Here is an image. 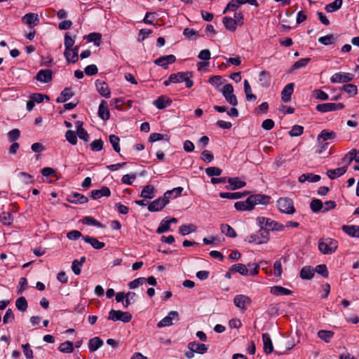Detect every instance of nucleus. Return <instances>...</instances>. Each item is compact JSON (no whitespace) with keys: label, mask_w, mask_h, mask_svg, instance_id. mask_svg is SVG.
I'll use <instances>...</instances> for the list:
<instances>
[{"label":"nucleus","mask_w":359,"mask_h":359,"mask_svg":"<svg viewBox=\"0 0 359 359\" xmlns=\"http://www.w3.org/2000/svg\"><path fill=\"white\" fill-rule=\"evenodd\" d=\"M13 218L9 212H3L0 215V222L4 225H10L12 224Z\"/></svg>","instance_id":"obj_52"},{"label":"nucleus","mask_w":359,"mask_h":359,"mask_svg":"<svg viewBox=\"0 0 359 359\" xmlns=\"http://www.w3.org/2000/svg\"><path fill=\"white\" fill-rule=\"evenodd\" d=\"M22 348L23 349V353L27 359H33V351L30 348V345L29 344H25L22 345Z\"/></svg>","instance_id":"obj_61"},{"label":"nucleus","mask_w":359,"mask_h":359,"mask_svg":"<svg viewBox=\"0 0 359 359\" xmlns=\"http://www.w3.org/2000/svg\"><path fill=\"white\" fill-rule=\"evenodd\" d=\"M317 111L321 113L334 111V103H323L316 106Z\"/></svg>","instance_id":"obj_40"},{"label":"nucleus","mask_w":359,"mask_h":359,"mask_svg":"<svg viewBox=\"0 0 359 359\" xmlns=\"http://www.w3.org/2000/svg\"><path fill=\"white\" fill-rule=\"evenodd\" d=\"M234 207L239 211L251 210L253 209L249 197L245 201H238L235 203Z\"/></svg>","instance_id":"obj_25"},{"label":"nucleus","mask_w":359,"mask_h":359,"mask_svg":"<svg viewBox=\"0 0 359 359\" xmlns=\"http://www.w3.org/2000/svg\"><path fill=\"white\" fill-rule=\"evenodd\" d=\"M166 205V201L160 197L149 204L148 210L149 212H158L161 210Z\"/></svg>","instance_id":"obj_15"},{"label":"nucleus","mask_w":359,"mask_h":359,"mask_svg":"<svg viewBox=\"0 0 359 359\" xmlns=\"http://www.w3.org/2000/svg\"><path fill=\"white\" fill-rule=\"evenodd\" d=\"M220 229L223 233L230 238H236L237 236L235 230L227 224H222Z\"/></svg>","instance_id":"obj_39"},{"label":"nucleus","mask_w":359,"mask_h":359,"mask_svg":"<svg viewBox=\"0 0 359 359\" xmlns=\"http://www.w3.org/2000/svg\"><path fill=\"white\" fill-rule=\"evenodd\" d=\"M64 56L68 62L75 63L79 60V55L73 50L65 51Z\"/></svg>","instance_id":"obj_44"},{"label":"nucleus","mask_w":359,"mask_h":359,"mask_svg":"<svg viewBox=\"0 0 359 359\" xmlns=\"http://www.w3.org/2000/svg\"><path fill=\"white\" fill-rule=\"evenodd\" d=\"M249 198L254 208L255 205L258 204L265 205L269 204L271 198L269 196L258 194L250 196Z\"/></svg>","instance_id":"obj_11"},{"label":"nucleus","mask_w":359,"mask_h":359,"mask_svg":"<svg viewBox=\"0 0 359 359\" xmlns=\"http://www.w3.org/2000/svg\"><path fill=\"white\" fill-rule=\"evenodd\" d=\"M335 41L336 38L332 34H328L318 39V41L325 46L331 45L334 43Z\"/></svg>","instance_id":"obj_46"},{"label":"nucleus","mask_w":359,"mask_h":359,"mask_svg":"<svg viewBox=\"0 0 359 359\" xmlns=\"http://www.w3.org/2000/svg\"><path fill=\"white\" fill-rule=\"evenodd\" d=\"M269 238V233L264 229H259L255 233L251 234L247 239L250 243L262 244L266 243Z\"/></svg>","instance_id":"obj_3"},{"label":"nucleus","mask_w":359,"mask_h":359,"mask_svg":"<svg viewBox=\"0 0 359 359\" xmlns=\"http://www.w3.org/2000/svg\"><path fill=\"white\" fill-rule=\"evenodd\" d=\"M334 336V332L330 330H321L318 332V337L328 343Z\"/></svg>","instance_id":"obj_38"},{"label":"nucleus","mask_w":359,"mask_h":359,"mask_svg":"<svg viewBox=\"0 0 359 359\" xmlns=\"http://www.w3.org/2000/svg\"><path fill=\"white\" fill-rule=\"evenodd\" d=\"M248 193L245 192H235V193H231V192H221L219 194V196L222 198H228V199H238L241 198L243 196H245Z\"/></svg>","instance_id":"obj_29"},{"label":"nucleus","mask_w":359,"mask_h":359,"mask_svg":"<svg viewBox=\"0 0 359 359\" xmlns=\"http://www.w3.org/2000/svg\"><path fill=\"white\" fill-rule=\"evenodd\" d=\"M336 133L333 131H329L327 130H323L320 132V133L318 136V141L320 142L322 140L323 141H326L328 140H332L335 138Z\"/></svg>","instance_id":"obj_37"},{"label":"nucleus","mask_w":359,"mask_h":359,"mask_svg":"<svg viewBox=\"0 0 359 359\" xmlns=\"http://www.w3.org/2000/svg\"><path fill=\"white\" fill-rule=\"evenodd\" d=\"M176 60V57L174 55H168L158 57L154 60V63L156 65L161 66L164 69L168 68L169 64L174 63Z\"/></svg>","instance_id":"obj_12"},{"label":"nucleus","mask_w":359,"mask_h":359,"mask_svg":"<svg viewBox=\"0 0 359 359\" xmlns=\"http://www.w3.org/2000/svg\"><path fill=\"white\" fill-rule=\"evenodd\" d=\"M53 79V71L50 69H41L36 76V79L41 83H49Z\"/></svg>","instance_id":"obj_10"},{"label":"nucleus","mask_w":359,"mask_h":359,"mask_svg":"<svg viewBox=\"0 0 359 359\" xmlns=\"http://www.w3.org/2000/svg\"><path fill=\"white\" fill-rule=\"evenodd\" d=\"M22 21L29 25H36L39 22V18L36 13H27L22 18Z\"/></svg>","instance_id":"obj_27"},{"label":"nucleus","mask_w":359,"mask_h":359,"mask_svg":"<svg viewBox=\"0 0 359 359\" xmlns=\"http://www.w3.org/2000/svg\"><path fill=\"white\" fill-rule=\"evenodd\" d=\"M74 96V93L71 92L70 88H65L60 93V96L57 98V103H62L69 100Z\"/></svg>","instance_id":"obj_32"},{"label":"nucleus","mask_w":359,"mask_h":359,"mask_svg":"<svg viewBox=\"0 0 359 359\" xmlns=\"http://www.w3.org/2000/svg\"><path fill=\"white\" fill-rule=\"evenodd\" d=\"M277 206L279 210L283 213L291 215L295 212L293 202L287 198H280L277 201Z\"/></svg>","instance_id":"obj_5"},{"label":"nucleus","mask_w":359,"mask_h":359,"mask_svg":"<svg viewBox=\"0 0 359 359\" xmlns=\"http://www.w3.org/2000/svg\"><path fill=\"white\" fill-rule=\"evenodd\" d=\"M111 191L107 187H102L100 189H95L90 191V196L92 198L97 200L102 196H109Z\"/></svg>","instance_id":"obj_18"},{"label":"nucleus","mask_w":359,"mask_h":359,"mask_svg":"<svg viewBox=\"0 0 359 359\" xmlns=\"http://www.w3.org/2000/svg\"><path fill=\"white\" fill-rule=\"evenodd\" d=\"M227 182L229 183L231 187L226 186V189L231 190L243 188L246 184L245 182L239 180L238 177H229L227 179Z\"/></svg>","instance_id":"obj_20"},{"label":"nucleus","mask_w":359,"mask_h":359,"mask_svg":"<svg viewBox=\"0 0 359 359\" xmlns=\"http://www.w3.org/2000/svg\"><path fill=\"white\" fill-rule=\"evenodd\" d=\"M343 231L351 237L359 238V226L355 225H344L341 227Z\"/></svg>","instance_id":"obj_22"},{"label":"nucleus","mask_w":359,"mask_h":359,"mask_svg":"<svg viewBox=\"0 0 359 359\" xmlns=\"http://www.w3.org/2000/svg\"><path fill=\"white\" fill-rule=\"evenodd\" d=\"M251 299L244 294H238L234 297L233 303L240 309L245 311L251 304Z\"/></svg>","instance_id":"obj_6"},{"label":"nucleus","mask_w":359,"mask_h":359,"mask_svg":"<svg viewBox=\"0 0 359 359\" xmlns=\"http://www.w3.org/2000/svg\"><path fill=\"white\" fill-rule=\"evenodd\" d=\"M342 0H335L325 6V9L327 13H332L338 11L342 6Z\"/></svg>","instance_id":"obj_35"},{"label":"nucleus","mask_w":359,"mask_h":359,"mask_svg":"<svg viewBox=\"0 0 359 359\" xmlns=\"http://www.w3.org/2000/svg\"><path fill=\"white\" fill-rule=\"evenodd\" d=\"M262 340L264 344V351L266 354L271 353L273 351L272 341L268 333L262 334Z\"/></svg>","instance_id":"obj_23"},{"label":"nucleus","mask_w":359,"mask_h":359,"mask_svg":"<svg viewBox=\"0 0 359 359\" xmlns=\"http://www.w3.org/2000/svg\"><path fill=\"white\" fill-rule=\"evenodd\" d=\"M338 248V242L331 238H321L318 241V249L324 255L334 253Z\"/></svg>","instance_id":"obj_1"},{"label":"nucleus","mask_w":359,"mask_h":359,"mask_svg":"<svg viewBox=\"0 0 359 359\" xmlns=\"http://www.w3.org/2000/svg\"><path fill=\"white\" fill-rule=\"evenodd\" d=\"M18 177L22 179V182L25 184H28L34 182L33 176L25 172H20Z\"/></svg>","instance_id":"obj_58"},{"label":"nucleus","mask_w":359,"mask_h":359,"mask_svg":"<svg viewBox=\"0 0 359 359\" xmlns=\"http://www.w3.org/2000/svg\"><path fill=\"white\" fill-rule=\"evenodd\" d=\"M259 81L262 87L268 88L271 83L269 74L265 71H262L259 74Z\"/></svg>","instance_id":"obj_33"},{"label":"nucleus","mask_w":359,"mask_h":359,"mask_svg":"<svg viewBox=\"0 0 359 359\" xmlns=\"http://www.w3.org/2000/svg\"><path fill=\"white\" fill-rule=\"evenodd\" d=\"M244 91L247 101L255 100L257 97L252 93V89L248 80L244 81Z\"/></svg>","instance_id":"obj_41"},{"label":"nucleus","mask_w":359,"mask_h":359,"mask_svg":"<svg viewBox=\"0 0 359 359\" xmlns=\"http://www.w3.org/2000/svg\"><path fill=\"white\" fill-rule=\"evenodd\" d=\"M346 171L347 165H344L336 169L327 170L326 174L330 179L334 180L338 177L343 175L344 174L346 173Z\"/></svg>","instance_id":"obj_19"},{"label":"nucleus","mask_w":359,"mask_h":359,"mask_svg":"<svg viewBox=\"0 0 359 359\" xmlns=\"http://www.w3.org/2000/svg\"><path fill=\"white\" fill-rule=\"evenodd\" d=\"M109 142L111 144L114 151L117 153L120 152V147H119V141L120 139L118 136L115 135H110L109 137Z\"/></svg>","instance_id":"obj_51"},{"label":"nucleus","mask_w":359,"mask_h":359,"mask_svg":"<svg viewBox=\"0 0 359 359\" xmlns=\"http://www.w3.org/2000/svg\"><path fill=\"white\" fill-rule=\"evenodd\" d=\"M342 90L345 91L350 96H353L357 94V87L353 84H345L342 87Z\"/></svg>","instance_id":"obj_53"},{"label":"nucleus","mask_w":359,"mask_h":359,"mask_svg":"<svg viewBox=\"0 0 359 359\" xmlns=\"http://www.w3.org/2000/svg\"><path fill=\"white\" fill-rule=\"evenodd\" d=\"M304 132V127L299 125L294 126L291 130L289 132L290 137H298L301 135Z\"/></svg>","instance_id":"obj_54"},{"label":"nucleus","mask_w":359,"mask_h":359,"mask_svg":"<svg viewBox=\"0 0 359 359\" xmlns=\"http://www.w3.org/2000/svg\"><path fill=\"white\" fill-rule=\"evenodd\" d=\"M315 97L320 100H327L329 99L328 95L322 90L317 89L313 90Z\"/></svg>","instance_id":"obj_64"},{"label":"nucleus","mask_w":359,"mask_h":359,"mask_svg":"<svg viewBox=\"0 0 359 359\" xmlns=\"http://www.w3.org/2000/svg\"><path fill=\"white\" fill-rule=\"evenodd\" d=\"M58 349L62 353H71L74 351L73 343L69 341H65L60 345Z\"/></svg>","instance_id":"obj_43"},{"label":"nucleus","mask_w":359,"mask_h":359,"mask_svg":"<svg viewBox=\"0 0 359 359\" xmlns=\"http://www.w3.org/2000/svg\"><path fill=\"white\" fill-rule=\"evenodd\" d=\"M230 272H237L241 275L246 276L249 273V270L247 266L243 264H236L231 266L229 269Z\"/></svg>","instance_id":"obj_30"},{"label":"nucleus","mask_w":359,"mask_h":359,"mask_svg":"<svg viewBox=\"0 0 359 359\" xmlns=\"http://www.w3.org/2000/svg\"><path fill=\"white\" fill-rule=\"evenodd\" d=\"M294 84L290 83L287 84L281 92V100L284 102H288L291 100V96L294 91Z\"/></svg>","instance_id":"obj_16"},{"label":"nucleus","mask_w":359,"mask_h":359,"mask_svg":"<svg viewBox=\"0 0 359 359\" xmlns=\"http://www.w3.org/2000/svg\"><path fill=\"white\" fill-rule=\"evenodd\" d=\"M222 22L226 29L231 32H234L236 29L237 25L236 24L235 20H233L232 18L226 16L224 17L222 19Z\"/></svg>","instance_id":"obj_34"},{"label":"nucleus","mask_w":359,"mask_h":359,"mask_svg":"<svg viewBox=\"0 0 359 359\" xmlns=\"http://www.w3.org/2000/svg\"><path fill=\"white\" fill-rule=\"evenodd\" d=\"M310 208L313 212H318L323 208V204L319 199H313L311 201Z\"/></svg>","instance_id":"obj_47"},{"label":"nucleus","mask_w":359,"mask_h":359,"mask_svg":"<svg viewBox=\"0 0 359 359\" xmlns=\"http://www.w3.org/2000/svg\"><path fill=\"white\" fill-rule=\"evenodd\" d=\"M196 231V227L195 225L190 224H184L180 226L179 232L182 236H186L190 233L191 232H194Z\"/></svg>","instance_id":"obj_42"},{"label":"nucleus","mask_w":359,"mask_h":359,"mask_svg":"<svg viewBox=\"0 0 359 359\" xmlns=\"http://www.w3.org/2000/svg\"><path fill=\"white\" fill-rule=\"evenodd\" d=\"M154 187L151 184L145 186L140 194V196L144 198L151 199L154 198Z\"/></svg>","instance_id":"obj_36"},{"label":"nucleus","mask_w":359,"mask_h":359,"mask_svg":"<svg viewBox=\"0 0 359 359\" xmlns=\"http://www.w3.org/2000/svg\"><path fill=\"white\" fill-rule=\"evenodd\" d=\"M83 239L86 243L90 244L91 246L96 250L102 249L105 245L104 243L99 241L97 238L94 237L86 236H83Z\"/></svg>","instance_id":"obj_24"},{"label":"nucleus","mask_w":359,"mask_h":359,"mask_svg":"<svg viewBox=\"0 0 359 359\" xmlns=\"http://www.w3.org/2000/svg\"><path fill=\"white\" fill-rule=\"evenodd\" d=\"M66 140L72 145L77 143V134L72 130H68L65 134Z\"/></svg>","instance_id":"obj_49"},{"label":"nucleus","mask_w":359,"mask_h":359,"mask_svg":"<svg viewBox=\"0 0 359 359\" xmlns=\"http://www.w3.org/2000/svg\"><path fill=\"white\" fill-rule=\"evenodd\" d=\"M107 319L114 321L120 320L123 323H129L132 319V315L129 312L111 309L109 313Z\"/></svg>","instance_id":"obj_4"},{"label":"nucleus","mask_w":359,"mask_h":359,"mask_svg":"<svg viewBox=\"0 0 359 359\" xmlns=\"http://www.w3.org/2000/svg\"><path fill=\"white\" fill-rule=\"evenodd\" d=\"M192 76L191 72H180L177 74H170V81H173V83H180L184 82L186 87L187 88H190L193 86L194 82L191 80V77Z\"/></svg>","instance_id":"obj_2"},{"label":"nucleus","mask_w":359,"mask_h":359,"mask_svg":"<svg viewBox=\"0 0 359 359\" xmlns=\"http://www.w3.org/2000/svg\"><path fill=\"white\" fill-rule=\"evenodd\" d=\"M82 222L87 225H93L98 228L102 227V225L95 219L91 217H85L82 219Z\"/></svg>","instance_id":"obj_56"},{"label":"nucleus","mask_w":359,"mask_h":359,"mask_svg":"<svg viewBox=\"0 0 359 359\" xmlns=\"http://www.w3.org/2000/svg\"><path fill=\"white\" fill-rule=\"evenodd\" d=\"M136 177L137 175L135 174H126L122 177L121 182L123 184L131 185Z\"/></svg>","instance_id":"obj_62"},{"label":"nucleus","mask_w":359,"mask_h":359,"mask_svg":"<svg viewBox=\"0 0 359 359\" xmlns=\"http://www.w3.org/2000/svg\"><path fill=\"white\" fill-rule=\"evenodd\" d=\"M179 320V314L175 311H172L169 312L168 316L163 318L161 320L158 322L157 324L158 327H163L166 326H170L172 325V320Z\"/></svg>","instance_id":"obj_8"},{"label":"nucleus","mask_w":359,"mask_h":359,"mask_svg":"<svg viewBox=\"0 0 359 359\" xmlns=\"http://www.w3.org/2000/svg\"><path fill=\"white\" fill-rule=\"evenodd\" d=\"M353 74L351 73L339 72L334 74L331 78L330 81L334 83H346L353 79Z\"/></svg>","instance_id":"obj_7"},{"label":"nucleus","mask_w":359,"mask_h":359,"mask_svg":"<svg viewBox=\"0 0 359 359\" xmlns=\"http://www.w3.org/2000/svg\"><path fill=\"white\" fill-rule=\"evenodd\" d=\"M86 38L88 42H94L95 46H99L102 36L100 33L93 32L87 35Z\"/></svg>","instance_id":"obj_45"},{"label":"nucleus","mask_w":359,"mask_h":359,"mask_svg":"<svg viewBox=\"0 0 359 359\" xmlns=\"http://www.w3.org/2000/svg\"><path fill=\"white\" fill-rule=\"evenodd\" d=\"M67 201L71 203L83 204L88 201V198L79 193L73 192L68 196Z\"/></svg>","instance_id":"obj_17"},{"label":"nucleus","mask_w":359,"mask_h":359,"mask_svg":"<svg viewBox=\"0 0 359 359\" xmlns=\"http://www.w3.org/2000/svg\"><path fill=\"white\" fill-rule=\"evenodd\" d=\"M170 226L167 220L163 219L156 229L157 233H163L170 230Z\"/></svg>","instance_id":"obj_55"},{"label":"nucleus","mask_w":359,"mask_h":359,"mask_svg":"<svg viewBox=\"0 0 359 359\" xmlns=\"http://www.w3.org/2000/svg\"><path fill=\"white\" fill-rule=\"evenodd\" d=\"M315 273V270L310 266H304L300 271V277L302 279L310 280Z\"/></svg>","instance_id":"obj_28"},{"label":"nucleus","mask_w":359,"mask_h":359,"mask_svg":"<svg viewBox=\"0 0 359 359\" xmlns=\"http://www.w3.org/2000/svg\"><path fill=\"white\" fill-rule=\"evenodd\" d=\"M188 348L196 353L204 354L208 351V346L196 341H191L188 344Z\"/></svg>","instance_id":"obj_13"},{"label":"nucleus","mask_w":359,"mask_h":359,"mask_svg":"<svg viewBox=\"0 0 359 359\" xmlns=\"http://www.w3.org/2000/svg\"><path fill=\"white\" fill-rule=\"evenodd\" d=\"M31 99L33 100L34 102L36 103H41L45 99L46 100H49L50 98L48 95L41 94V93H34L31 95Z\"/></svg>","instance_id":"obj_59"},{"label":"nucleus","mask_w":359,"mask_h":359,"mask_svg":"<svg viewBox=\"0 0 359 359\" xmlns=\"http://www.w3.org/2000/svg\"><path fill=\"white\" fill-rule=\"evenodd\" d=\"M146 283V278H138L135 279L134 280L131 281L128 286L130 289H135L138 286L143 285Z\"/></svg>","instance_id":"obj_63"},{"label":"nucleus","mask_w":359,"mask_h":359,"mask_svg":"<svg viewBox=\"0 0 359 359\" xmlns=\"http://www.w3.org/2000/svg\"><path fill=\"white\" fill-rule=\"evenodd\" d=\"M98 115L104 121L108 120L110 116V113L108 109L107 102L102 100L100 104L98 109Z\"/></svg>","instance_id":"obj_21"},{"label":"nucleus","mask_w":359,"mask_h":359,"mask_svg":"<svg viewBox=\"0 0 359 359\" xmlns=\"http://www.w3.org/2000/svg\"><path fill=\"white\" fill-rule=\"evenodd\" d=\"M205 172L210 177L219 176L222 174V170L217 167H208L205 169Z\"/></svg>","instance_id":"obj_57"},{"label":"nucleus","mask_w":359,"mask_h":359,"mask_svg":"<svg viewBox=\"0 0 359 359\" xmlns=\"http://www.w3.org/2000/svg\"><path fill=\"white\" fill-rule=\"evenodd\" d=\"M95 87L97 92L105 98H109L111 96V90L109 88L108 84L104 81L100 80H97L95 81Z\"/></svg>","instance_id":"obj_9"},{"label":"nucleus","mask_w":359,"mask_h":359,"mask_svg":"<svg viewBox=\"0 0 359 359\" xmlns=\"http://www.w3.org/2000/svg\"><path fill=\"white\" fill-rule=\"evenodd\" d=\"M240 5L241 4L238 3V0H232L227 4L226 7L223 11V13H226L227 11H236Z\"/></svg>","instance_id":"obj_60"},{"label":"nucleus","mask_w":359,"mask_h":359,"mask_svg":"<svg viewBox=\"0 0 359 359\" xmlns=\"http://www.w3.org/2000/svg\"><path fill=\"white\" fill-rule=\"evenodd\" d=\"M271 293L276 296L280 295H290L292 292L287 288L282 286H273L271 287Z\"/></svg>","instance_id":"obj_31"},{"label":"nucleus","mask_w":359,"mask_h":359,"mask_svg":"<svg viewBox=\"0 0 359 359\" xmlns=\"http://www.w3.org/2000/svg\"><path fill=\"white\" fill-rule=\"evenodd\" d=\"M15 305L17 309L20 311H25L27 309V302L25 297H19L16 302Z\"/></svg>","instance_id":"obj_48"},{"label":"nucleus","mask_w":359,"mask_h":359,"mask_svg":"<svg viewBox=\"0 0 359 359\" xmlns=\"http://www.w3.org/2000/svg\"><path fill=\"white\" fill-rule=\"evenodd\" d=\"M74 43H75L74 39L69 35V33H66L65 35V41H64L65 51L72 50V48L73 47Z\"/></svg>","instance_id":"obj_50"},{"label":"nucleus","mask_w":359,"mask_h":359,"mask_svg":"<svg viewBox=\"0 0 359 359\" xmlns=\"http://www.w3.org/2000/svg\"><path fill=\"white\" fill-rule=\"evenodd\" d=\"M104 344L103 341L98 337H95L90 339L88 343V348L90 352L97 351L99 348Z\"/></svg>","instance_id":"obj_26"},{"label":"nucleus","mask_w":359,"mask_h":359,"mask_svg":"<svg viewBox=\"0 0 359 359\" xmlns=\"http://www.w3.org/2000/svg\"><path fill=\"white\" fill-rule=\"evenodd\" d=\"M172 100L166 96L162 95L153 101V104L158 109H163L170 106Z\"/></svg>","instance_id":"obj_14"}]
</instances>
